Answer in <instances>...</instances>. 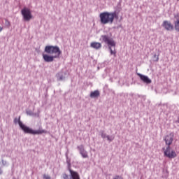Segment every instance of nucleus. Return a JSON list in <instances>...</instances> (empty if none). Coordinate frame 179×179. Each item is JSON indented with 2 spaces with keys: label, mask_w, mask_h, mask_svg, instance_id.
I'll return each instance as SVG.
<instances>
[{
  "label": "nucleus",
  "mask_w": 179,
  "mask_h": 179,
  "mask_svg": "<svg viewBox=\"0 0 179 179\" xmlns=\"http://www.w3.org/2000/svg\"><path fill=\"white\" fill-rule=\"evenodd\" d=\"M99 17L102 24H113L114 19H118V15L116 12H103L100 13Z\"/></svg>",
  "instance_id": "1"
},
{
  "label": "nucleus",
  "mask_w": 179,
  "mask_h": 179,
  "mask_svg": "<svg viewBox=\"0 0 179 179\" xmlns=\"http://www.w3.org/2000/svg\"><path fill=\"white\" fill-rule=\"evenodd\" d=\"M18 124L21 129L24 132V134H30L31 135H41L43 134H47V131L44 129L33 130L29 127L24 125L21 121L20 118L18 120Z\"/></svg>",
  "instance_id": "2"
},
{
  "label": "nucleus",
  "mask_w": 179,
  "mask_h": 179,
  "mask_svg": "<svg viewBox=\"0 0 179 179\" xmlns=\"http://www.w3.org/2000/svg\"><path fill=\"white\" fill-rule=\"evenodd\" d=\"M45 52H46V54H49V55H52L53 58H59V55L62 54L59 47L52 45L45 46Z\"/></svg>",
  "instance_id": "3"
},
{
  "label": "nucleus",
  "mask_w": 179,
  "mask_h": 179,
  "mask_svg": "<svg viewBox=\"0 0 179 179\" xmlns=\"http://www.w3.org/2000/svg\"><path fill=\"white\" fill-rule=\"evenodd\" d=\"M101 37H102L103 41H104V43H106V44H108L109 50L110 51V55L117 57V51H115V48H114V50L111 48V47H115V42H114L113 38L107 36V35H103Z\"/></svg>",
  "instance_id": "4"
},
{
  "label": "nucleus",
  "mask_w": 179,
  "mask_h": 179,
  "mask_svg": "<svg viewBox=\"0 0 179 179\" xmlns=\"http://www.w3.org/2000/svg\"><path fill=\"white\" fill-rule=\"evenodd\" d=\"M164 155L169 159H175L177 157V153L173 150H171V147L167 146L164 151Z\"/></svg>",
  "instance_id": "5"
},
{
  "label": "nucleus",
  "mask_w": 179,
  "mask_h": 179,
  "mask_svg": "<svg viewBox=\"0 0 179 179\" xmlns=\"http://www.w3.org/2000/svg\"><path fill=\"white\" fill-rule=\"evenodd\" d=\"M21 13L24 17V20H26L27 22H29V20H30L32 17L31 12L29 8L22 9Z\"/></svg>",
  "instance_id": "6"
},
{
  "label": "nucleus",
  "mask_w": 179,
  "mask_h": 179,
  "mask_svg": "<svg viewBox=\"0 0 179 179\" xmlns=\"http://www.w3.org/2000/svg\"><path fill=\"white\" fill-rule=\"evenodd\" d=\"M164 141L166 146H171V145L173 144V141H174V134L171 133V134L166 135L164 138Z\"/></svg>",
  "instance_id": "7"
},
{
  "label": "nucleus",
  "mask_w": 179,
  "mask_h": 179,
  "mask_svg": "<svg viewBox=\"0 0 179 179\" xmlns=\"http://www.w3.org/2000/svg\"><path fill=\"white\" fill-rule=\"evenodd\" d=\"M77 148L78 149L80 152V155L82 156L83 159H87L89 158V154L86 150H85V147L83 145L78 146Z\"/></svg>",
  "instance_id": "8"
},
{
  "label": "nucleus",
  "mask_w": 179,
  "mask_h": 179,
  "mask_svg": "<svg viewBox=\"0 0 179 179\" xmlns=\"http://www.w3.org/2000/svg\"><path fill=\"white\" fill-rule=\"evenodd\" d=\"M162 27H164L168 31H171L174 30V26L170 21L165 20L162 23Z\"/></svg>",
  "instance_id": "9"
},
{
  "label": "nucleus",
  "mask_w": 179,
  "mask_h": 179,
  "mask_svg": "<svg viewBox=\"0 0 179 179\" xmlns=\"http://www.w3.org/2000/svg\"><path fill=\"white\" fill-rule=\"evenodd\" d=\"M138 76H139L140 79L144 83L149 85L150 83H152V80H150L148 76H143L139 73H137Z\"/></svg>",
  "instance_id": "10"
},
{
  "label": "nucleus",
  "mask_w": 179,
  "mask_h": 179,
  "mask_svg": "<svg viewBox=\"0 0 179 179\" xmlns=\"http://www.w3.org/2000/svg\"><path fill=\"white\" fill-rule=\"evenodd\" d=\"M43 58L45 62H52V61L55 59V57H53L52 55H48L45 54H43Z\"/></svg>",
  "instance_id": "11"
},
{
  "label": "nucleus",
  "mask_w": 179,
  "mask_h": 179,
  "mask_svg": "<svg viewBox=\"0 0 179 179\" xmlns=\"http://www.w3.org/2000/svg\"><path fill=\"white\" fill-rule=\"evenodd\" d=\"M90 47L94 50H100V48H101V43L99 42H92L90 43Z\"/></svg>",
  "instance_id": "12"
},
{
  "label": "nucleus",
  "mask_w": 179,
  "mask_h": 179,
  "mask_svg": "<svg viewBox=\"0 0 179 179\" xmlns=\"http://www.w3.org/2000/svg\"><path fill=\"white\" fill-rule=\"evenodd\" d=\"M69 172L72 179H80V177L79 176V173H78L76 171H74L70 169Z\"/></svg>",
  "instance_id": "13"
},
{
  "label": "nucleus",
  "mask_w": 179,
  "mask_h": 179,
  "mask_svg": "<svg viewBox=\"0 0 179 179\" xmlns=\"http://www.w3.org/2000/svg\"><path fill=\"white\" fill-rule=\"evenodd\" d=\"M99 96H100V92H99L97 90H95L90 93V97H92V98L99 97Z\"/></svg>",
  "instance_id": "14"
},
{
  "label": "nucleus",
  "mask_w": 179,
  "mask_h": 179,
  "mask_svg": "<svg viewBox=\"0 0 179 179\" xmlns=\"http://www.w3.org/2000/svg\"><path fill=\"white\" fill-rule=\"evenodd\" d=\"M174 26L176 31H178L179 33V18H177L176 20L174 21Z\"/></svg>",
  "instance_id": "15"
},
{
  "label": "nucleus",
  "mask_w": 179,
  "mask_h": 179,
  "mask_svg": "<svg viewBox=\"0 0 179 179\" xmlns=\"http://www.w3.org/2000/svg\"><path fill=\"white\" fill-rule=\"evenodd\" d=\"M62 179H71L69 178V176L66 173H63L62 176Z\"/></svg>",
  "instance_id": "16"
},
{
  "label": "nucleus",
  "mask_w": 179,
  "mask_h": 179,
  "mask_svg": "<svg viewBox=\"0 0 179 179\" xmlns=\"http://www.w3.org/2000/svg\"><path fill=\"white\" fill-rule=\"evenodd\" d=\"M6 27H10V22L8 20H5Z\"/></svg>",
  "instance_id": "17"
},
{
  "label": "nucleus",
  "mask_w": 179,
  "mask_h": 179,
  "mask_svg": "<svg viewBox=\"0 0 179 179\" xmlns=\"http://www.w3.org/2000/svg\"><path fill=\"white\" fill-rule=\"evenodd\" d=\"M106 138L109 142H112V141H114V137L111 138L110 136H106Z\"/></svg>",
  "instance_id": "18"
},
{
  "label": "nucleus",
  "mask_w": 179,
  "mask_h": 179,
  "mask_svg": "<svg viewBox=\"0 0 179 179\" xmlns=\"http://www.w3.org/2000/svg\"><path fill=\"white\" fill-rule=\"evenodd\" d=\"M113 179H122V177L120 176H115Z\"/></svg>",
  "instance_id": "19"
},
{
  "label": "nucleus",
  "mask_w": 179,
  "mask_h": 179,
  "mask_svg": "<svg viewBox=\"0 0 179 179\" xmlns=\"http://www.w3.org/2000/svg\"><path fill=\"white\" fill-rule=\"evenodd\" d=\"M43 178H44L45 179H51V177H50V176H47V175H44Z\"/></svg>",
  "instance_id": "20"
},
{
  "label": "nucleus",
  "mask_w": 179,
  "mask_h": 179,
  "mask_svg": "<svg viewBox=\"0 0 179 179\" xmlns=\"http://www.w3.org/2000/svg\"><path fill=\"white\" fill-rule=\"evenodd\" d=\"M64 79V76H61L59 77V80H62Z\"/></svg>",
  "instance_id": "21"
},
{
  "label": "nucleus",
  "mask_w": 179,
  "mask_h": 179,
  "mask_svg": "<svg viewBox=\"0 0 179 179\" xmlns=\"http://www.w3.org/2000/svg\"><path fill=\"white\" fill-rule=\"evenodd\" d=\"M3 30V27H2L0 26V33H1V31H2Z\"/></svg>",
  "instance_id": "22"
},
{
  "label": "nucleus",
  "mask_w": 179,
  "mask_h": 179,
  "mask_svg": "<svg viewBox=\"0 0 179 179\" xmlns=\"http://www.w3.org/2000/svg\"><path fill=\"white\" fill-rule=\"evenodd\" d=\"M101 136H102V138H106V134H101Z\"/></svg>",
  "instance_id": "23"
},
{
  "label": "nucleus",
  "mask_w": 179,
  "mask_h": 179,
  "mask_svg": "<svg viewBox=\"0 0 179 179\" xmlns=\"http://www.w3.org/2000/svg\"><path fill=\"white\" fill-rule=\"evenodd\" d=\"M0 174H2V170L0 169Z\"/></svg>",
  "instance_id": "24"
},
{
  "label": "nucleus",
  "mask_w": 179,
  "mask_h": 179,
  "mask_svg": "<svg viewBox=\"0 0 179 179\" xmlns=\"http://www.w3.org/2000/svg\"><path fill=\"white\" fill-rule=\"evenodd\" d=\"M157 61H159V57H157Z\"/></svg>",
  "instance_id": "25"
},
{
  "label": "nucleus",
  "mask_w": 179,
  "mask_h": 179,
  "mask_svg": "<svg viewBox=\"0 0 179 179\" xmlns=\"http://www.w3.org/2000/svg\"><path fill=\"white\" fill-rule=\"evenodd\" d=\"M178 122L179 123V119H178Z\"/></svg>",
  "instance_id": "26"
}]
</instances>
